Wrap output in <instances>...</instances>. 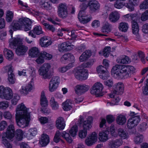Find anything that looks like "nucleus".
<instances>
[{"label": "nucleus", "mask_w": 148, "mask_h": 148, "mask_svg": "<svg viewBox=\"0 0 148 148\" xmlns=\"http://www.w3.org/2000/svg\"><path fill=\"white\" fill-rule=\"evenodd\" d=\"M30 113L25 105L21 103L16 109V120L18 125L23 128L28 126L30 120Z\"/></svg>", "instance_id": "obj_1"}, {"label": "nucleus", "mask_w": 148, "mask_h": 148, "mask_svg": "<svg viewBox=\"0 0 148 148\" xmlns=\"http://www.w3.org/2000/svg\"><path fill=\"white\" fill-rule=\"evenodd\" d=\"M32 22L30 19L27 18H20L18 21H13L10 25V27L14 31L20 29L22 27L24 28L25 31L30 30L28 32V35L33 38H35L37 35V25H35L32 30Z\"/></svg>", "instance_id": "obj_2"}, {"label": "nucleus", "mask_w": 148, "mask_h": 148, "mask_svg": "<svg viewBox=\"0 0 148 148\" xmlns=\"http://www.w3.org/2000/svg\"><path fill=\"white\" fill-rule=\"evenodd\" d=\"M135 69L130 65H116L113 67L112 72L119 78L125 79L131 76L135 72Z\"/></svg>", "instance_id": "obj_3"}, {"label": "nucleus", "mask_w": 148, "mask_h": 148, "mask_svg": "<svg viewBox=\"0 0 148 148\" xmlns=\"http://www.w3.org/2000/svg\"><path fill=\"white\" fill-rule=\"evenodd\" d=\"M14 127L13 125H10L8 127L7 131L3 135L2 143L6 148H12V145L6 139L10 140L15 136Z\"/></svg>", "instance_id": "obj_4"}, {"label": "nucleus", "mask_w": 148, "mask_h": 148, "mask_svg": "<svg viewBox=\"0 0 148 148\" xmlns=\"http://www.w3.org/2000/svg\"><path fill=\"white\" fill-rule=\"evenodd\" d=\"M103 86L100 82L96 83L90 89V93L94 95L96 97L103 96L104 92L103 91Z\"/></svg>", "instance_id": "obj_5"}, {"label": "nucleus", "mask_w": 148, "mask_h": 148, "mask_svg": "<svg viewBox=\"0 0 148 148\" xmlns=\"http://www.w3.org/2000/svg\"><path fill=\"white\" fill-rule=\"evenodd\" d=\"M13 97L12 90L9 87L5 88L3 86H0V97L9 100Z\"/></svg>", "instance_id": "obj_6"}, {"label": "nucleus", "mask_w": 148, "mask_h": 148, "mask_svg": "<svg viewBox=\"0 0 148 148\" xmlns=\"http://www.w3.org/2000/svg\"><path fill=\"white\" fill-rule=\"evenodd\" d=\"M61 137H64L69 143H71L72 141V140L69 133L64 131L61 134L59 131H57L53 138L54 142L56 143H58L59 141L61 140L62 142H63V141L61 139Z\"/></svg>", "instance_id": "obj_7"}, {"label": "nucleus", "mask_w": 148, "mask_h": 148, "mask_svg": "<svg viewBox=\"0 0 148 148\" xmlns=\"http://www.w3.org/2000/svg\"><path fill=\"white\" fill-rule=\"evenodd\" d=\"M75 78L79 80H85L88 77V71L84 68L78 69L75 73Z\"/></svg>", "instance_id": "obj_8"}, {"label": "nucleus", "mask_w": 148, "mask_h": 148, "mask_svg": "<svg viewBox=\"0 0 148 148\" xmlns=\"http://www.w3.org/2000/svg\"><path fill=\"white\" fill-rule=\"evenodd\" d=\"M60 81L59 78L58 76H56L52 77L49 84V89L50 91L53 92L57 88Z\"/></svg>", "instance_id": "obj_9"}, {"label": "nucleus", "mask_w": 148, "mask_h": 148, "mask_svg": "<svg viewBox=\"0 0 148 148\" xmlns=\"http://www.w3.org/2000/svg\"><path fill=\"white\" fill-rule=\"evenodd\" d=\"M58 14L59 17L62 18H66L68 13L66 6L63 3H60L58 7Z\"/></svg>", "instance_id": "obj_10"}, {"label": "nucleus", "mask_w": 148, "mask_h": 148, "mask_svg": "<svg viewBox=\"0 0 148 148\" xmlns=\"http://www.w3.org/2000/svg\"><path fill=\"white\" fill-rule=\"evenodd\" d=\"M140 116H136L132 117L128 120L127 126L129 129H132L136 126L140 121Z\"/></svg>", "instance_id": "obj_11"}, {"label": "nucleus", "mask_w": 148, "mask_h": 148, "mask_svg": "<svg viewBox=\"0 0 148 148\" xmlns=\"http://www.w3.org/2000/svg\"><path fill=\"white\" fill-rule=\"evenodd\" d=\"M92 118L91 116L88 117L86 120L84 121L82 117H80L79 119V123L80 124L83 123L82 126L84 129L87 130L90 129L92 127Z\"/></svg>", "instance_id": "obj_12"}, {"label": "nucleus", "mask_w": 148, "mask_h": 148, "mask_svg": "<svg viewBox=\"0 0 148 148\" xmlns=\"http://www.w3.org/2000/svg\"><path fill=\"white\" fill-rule=\"evenodd\" d=\"M87 5L89 9L92 12H95L99 9L100 4L96 0H89Z\"/></svg>", "instance_id": "obj_13"}, {"label": "nucleus", "mask_w": 148, "mask_h": 148, "mask_svg": "<svg viewBox=\"0 0 148 148\" xmlns=\"http://www.w3.org/2000/svg\"><path fill=\"white\" fill-rule=\"evenodd\" d=\"M97 138V134L95 132H93L86 139L85 143L87 146H91L95 143Z\"/></svg>", "instance_id": "obj_14"}, {"label": "nucleus", "mask_w": 148, "mask_h": 148, "mask_svg": "<svg viewBox=\"0 0 148 148\" xmlns=\"http://www.w3.org/2000/svg\"><path fill=\"white\" fill-rule=\"evenodd\" d=\"M34 83L31 80L25 86H22L20 90V93L23 95H26L34 88Z\"/></svg>", "instance_id": "obj_15"}, {"label": "nucleus", "mask_w": 148, "mask_h": 148, "mask_svg": "<svg viewBox=\"0 0 148 148\" xmlns=\"http://www.w3.org/2000/svg\"><path fill=\"white\" fill-rule=\"evenodd\" d=\"M88 86L85 84L77 85L75 87V91L76 94L81 95L87 91L89 89Z\"/></svg>", "instance_id": "obj_16"}, {"label": "nucleus", "mask_w": 148, "mask_h": 148, "mask_svg": "<svg viewBox=\"0 0 148 148\" xmlns=\"http://www.w3.org/2000/svg\"><path fill=\"white\" fill-rule=\"evenodd\" d=\"M113 93L121 95L124 92V85L123 83L119 82L115 85L113 88Z\"/></svg>", "instance_id": "obj_17"}, {"label": "nucleus", "mask_w": 148, "mask_h": 148, "mask_svg": "<svg viewBox=\"0 0 148 148\" xmlns=\"http://www.w3.org/2000/svg\"><path fill=\"white\" fill-rule=\"evenodd\" d=\"M74 46L69 42H66L62 43L58 45L59 51H68L72 49Z\"/></svg>", "instance_id": "obj_18"}, {"label": "nucleus", "mask_w": 148, "mask_h": 148, "mask_svg": "<svg viewBox=\"0 0 148 148\" xmlns=\"http://www.w3.org/2000/svg\"><path fill=\"white\" fill-rule=\"evenodd\" d=\"M86 16L85 11H80L78 15L79 21L83 24L87 23L89 22L92 18L91 16L87 17Z\"/></svg>", "instance_id": "obj_19"}, {"label": "nucleus", "mask_w": 148, "mask_h": 148, "mask_svg": "<svg viewBox=\"0 0 148 148\" xmlns=\"http://www.w3.org/2000/svg\"><path fill=\"white\" fill-rule=\"evenodd\" d=\"M52 42L50 39L48 38L46 36L41 37L39 40V44L41 47L46 48L50 45Z\"/></svg>", "instance_id": "obj_20"}, {"label": "nucleus", "mask_w": 148, "mask_h": 148, "mask_svg": "<svg viewBox=\"0 0 148 148\" xmlns=\"http://www.w3.org/2000/svg\"><path fill=\"white\" fill-rule=\"evenodd\" d=\"M50 142L49 138L48 135L43 133L41 135V138L39 140V144L41 147H45Z\"/></svg>", "instance_id": "obj_21"}, {"label": "nucleus", "mask_w": 148, "mask_h": 148, "mask_svg": "<svg viewBox=\"0 0 148 148\" xmlns=\"http://www.w3.org/2000/svg\"><path fill=\"white\" fill-rule=\"evenodd\" d=\"M15 49L16 53L17 55L19 56L24 55L27 50L28 47L21 44Z\"/></svg>", "instance_id": "obj_22"}, {"label": "nucleus", "mask_w": 148, "mask_h": 148, "mask_svg": "<svg viewBox=\"0 0 148 148\" xmlns=\"http://www.w3.org/2000/svg\"><path fill=\"white\" fill-rule=\"evenodd\" d=\"M51 68V66L49 64L45 63L38 70L39 75L43 76L47 72H48Z\"/></svg>", "instance_id": "obj_23"}, {"label": "nucleus", "mask_w": 148, "mask_h": 148, "mask_svg": "<svg viewBox=\"0 0 148 148\" xmlns=\"http://www.w3.org/2000/svg\"><path fill=\"white\" fill-rule=\"evenodd\" d=\"M120 18L119 14L117 11L111 12L109 15L108 18L110 21L112 23H115Z\"/></svg>", "instance_id": "obj_24"}, {"label": "nucleus", "mask_w": 148, "mask_h": 148, "mask_svg": "<svg viewBox=\"0 0 148 148\" xmlns=\"http://www.w3.org/2000/svg\"><path fill=\"white\" fill-rule=\"evenodd\" d=\"M122 144V141L121 139H117L110 141L109 143V147L110 148H116Z\"/></svg>", "instance_id": "obj_25"}, {"label": "nucleus", "mask_w": 148, "mask_h": 148, "mask_svg": "<svg viewBox=\"0 0 148 148\" xmlns=\"http://www.w3.org/2000/svg\"><path fill=\"white\" fill-rule=\"evenodd\" d=\"M65 123L63 118L60 117L58 118L56 121V126L59 130H63L65 127Z\"/></svg>", "instance_id": "obj_26"}, {"label": "nucleus", "mask_w": 148, "mask_h": 148, "mask_svg": "<svg viewBox=\"0 0 148 148\" xmlns=\"http://www.w3.org/2000/svg\"><path fill=\"white\" fill-rule=\"evenodd\" d=\"M23 44L22 40L21 38L16 37L12 38V40L11 42V47L15 49L18 46Z\"/></svg>", "instance_id": "obj_27"}, {"label": "nucleus", "mask_w": 148, "mask_h": 148, "mask_svg": "<svg viewBox=\"0 0 148 148\" xmlns=\"http://www.w3.org/2000/svg\"><path fill=\"white\" fill-rule=\"evenodd\" d=\"M91 55V53L90 50H86L83 52L79 57V60L83 62L87 60Z\"/></svg>", "instance_id": "obj_28"}, {"label": "nucleus", "mask_w": 148, "mask_h": 148, "mask_svg": "<svg viewBox=\"0 0 148 148\" xmlns=\"http://www.w3.org/2000/svg\"><path fill=\"white\" fill-rule=\"evenodd\" d=\"M112 25L107 22H106L103 25L101 29L102 32L108 33L110 32L112 29Z\"/></svg>", "instance_id": "obj_29"}, {"label": "nucleus", "mask_w": 148, "mask_h": 148, "mask_svg": "<svg viewBox=\"0 0 148 148\" xmlns=\"http://www.w3.org/2000/svg\"><path fill=\"white\" fill-rule=\"evenodd\" d=\"M40 104L42 107H47L48 105V101L45 96L44 91H42L41 93Z\"/></svg>", "instance_id": "obj_30"}, {"label": "nucleus", "mask_w": 148, "mask_h": 148, "mask_svg": "<svg viewBox=\"0 0 148 148\" xmlns=\"http://www.w3.org/2000/svg\"><path fill=\"white\" fill-rule=\"evenodd\" d=\"M72 100L70 99L66 100L62 103L63 108L64 110L67 111L71 110L72 108Z\"/></svg>", "instance_id": "obj_31"}, {"label": "nucleus", "mask_w": 148, "mask_h": 148, "mask_svg": "<svg viewBox=\"0 0 148 148\" xmlns=\"http://www.w3.org/2000/svg\"><path fill=\"white\" fill-rule=\"evenodd\" d=\"M13 72L12 67H10L8 69V71L9 75L8 80L9 82L11 84H14L15 83V75Z\"/></svg>", "instance_id": "obj_32"}, {"label": "nucleus", "mask_w": 148, "mask_h": 148, "mask_svg": "<svg viewBox=\"0 0 148 148\" xmlns=\"http://www.w3.org/2000/svg\"><path fill=\"white\" fill-rule=\"evenodd\" d=\"M108 132H100L98 136V138L99 140L101 142H105L108 139V136L107 133Z\"/></svg>", "instance_id": "obj_33"}, {"label": "nucleus", "mask_w": 148, "mask_h": 148, "mask_svg": "<svg viewBox=\"0 0 148 148\" xmlns=\"http://www.w3.org/2000/svg\"><path fill=\"white\" fill-rule=\"evenodd\" d=\"M3 53L5 58L7 59L10 60L13 58L14 54L11 50L5 48L4 49Z\"/></svg>", "instance_id": "obj_34"}, {"label": "nucleus", "mask_w": 148, "mask_h": 148, "mask_svg": "<svg viewBox=\"0 0 148 148\" xmlns=\"http://www.w3.org/2000/svg\"><path fill=\"white\" fill-rule=\"evenodd\" d=\"M126 119L125 116L120 114L117 116L116 121L118 124L122 125L126 123Z\"/></svg>", "instance_id": "obj_35"}, {"label": "nucleus", "mask_w": 148, "mask_h": 148, "mask_svg": "<svg viewBox=\"0 0 148 148\" xmlns=\"http://www.w3.org/2000/svg\"><path fill=\"white\" fill-rule=\"evenodd\" d=\"M24 132L21 130L17 129L15 131V137L18 141H21L23 138Z\"/></svg>", "instance_id": "obj_36"}, {"label": "nucleus", "mask_w": 148, "mask_h": 148, "mask_svg": "<svg viewBox=\"0 0 148 148\" xmlns=\"http://www.w3.org/2000/svg\"><path fill=\"white\" fill-rule=\"evenodd\" d=\"M28 54L30 58L37 57V47H33L30 49L28 52Z\"/></svg>", "instance_id": "obj_37"}, {"label": "nucleus", "mask_w": 148, "mask_h": 148, "mask_svg": "<svg viewBox=\"0 0 148 148\" xmlns=\"http://www.w3.org/2000/svg\"><path fill=\"white\" fill-rule=\"evenodd\" d=\"M129 28L128 24L125 22H122L120 23L119 28L122 32H126Z\"/></svg>", "instance_id": "obj_38"}, {"label": "nucleus", "mask_w": 148, "mask_h": 148, "mask_svg": "<svg viewBox=\"0 0 148 148\" xmlns=\"http://www.w3.org/2000/svg\"><path fill=\"white\" fill-rule=\"evenodd\" d=\"M38 54L42 56V57L47 60H50L52 58V55L49 54L45 51H42L40 52L39 50L38 49Z\"/></svg>", "instance_id": "obj_39"}, {"label": "nucleus", "mask_w": 148, "mask_h": 148, "mask_svg": "<svg viewBox=\"0 0 148 148\" xmlns=\"http://www.w3.org/2000/svg\"><path fill=\"white\" fill-rule=\"evenodd\" d=\"M95 62V60L94 59H90L88 61L82 63L79 66V67H82L83 68H90L93 64Z\"/></svg>", "instance_id": "obj_40"}, {"label": "nucleus", "mask_w": 148, "mask_h": 148, "mask_svg": "<svg viewBox=\"0 0 148 148\" xmlns=\"http://www.w3.org/2000/svg\"><path fill=\"white\" fill-rule=\"evenodd\" d=\"M118 135L122 139H125L127 138L128 134L122 128L118 130Z\"/></svg>", "instance_id": "obj_41"}, {"label": "nucleus", "mask_w": 148, "mask_h": 148, "mask_svg": "<svg viewBox=\"0 0 148 148\" xmlns=\"http://www.w3.org/2000/svg\"><path fill=\"white\" fill-rule=\"evenodd\" d=\"M132 32L134 33H138L139 30V27L136 21H132Z\"/></svg>", "instance_id": "obj_42"}, {"label": "nucleus", "mask_w": 148, "mask_h": 148, "mask_svg": "<svg viewBox=\"0 0 148 148\" xmlns=\"http://www.w3.org/2000/svg\"><path fill=\"white\" fill-rule=\"evenodd\" d=\"M74 59L73 56L71 53H68L64 54L61 57V61L67 60H68L69 61H73Z\"/></svg>", "instance_id": "obj_43"}, {"label": "nucleus", "mask_w": 148, "mask_h": 148, "mask_svg": "<svg viewBox=\"0 0 148 148\" xmlns=\"http://www.w3.org/2000/svg\"><path fill=\"white\" fill-rule=\"evenodd\" d=\"M116 61L119 63L123 64H127L131 62L129 58L126 56L124 58H121L117 59Z\"/></svg>", "instance_id": "obj_44"}, {"label": "nucleus", "mask_w": 148, "mask_h": 148, "mask_svg": "<svg viewBox=\"0 0 148 148\" xmlns=\"http://www.w3.org/2000/svg\"><path fill=\"white\" fill-rule=\"evenodd\" d=\"M50 102L51 106L53 109L56 110L58 109V104L55 101L54 97H52L51 98Z\"/></svg>", "instance_id": "obj_45"}, {"label": "nucleus", "mask_w": 148, "mask_h": 148, "mask_svg": "<svg viewBox=\"0 0 148 148\" xmlns=\"http://www.w3.org/2000/svg\"><path fill=\"white\" fill-rule=\"evenodd\" d=\"M78 130V127L77 125H75L71 128L69 132L71 136L74 137L76 135Z\"/></svg>", "instance_id": "obj_46"}, {"label": "nucleus", "mask_w": 148, "mask_h": 148, "mask_svg": "<svg viewBox=\"0 0 148 148\" xmlns=\"http://www.w3.org/2000/svg\"><path fill=\"white\" fill-rule=\"evenodd\" d=\"M13 16V13L10 11H8L6 14L5 18L6 21L8 23L12 22Z\"/></svg>", "instance_id": "obj_47"}, {"label": "nucleus", "mask_w": 148, "mask_h": 148, "mask_svg": "<svg viewBox=\"0 0 148 148\" xmlns=\"http://www.w3.org/2000/svg\"><path fill=\"white\" fill-rule=\"evenodd\" d=\"M140 9H148V0H144L140 4Z\"/></svg>", "instance_id": "obj_48"}, {"label": "nucleus", "mask_w": 148, "mask_h": 148, "mask_svg": "<svg viewBox=\"0 0 148 148\" xmlns=\"http://www.w3.org/2000/svg\"><path fill=\"white\" fill-rule=\"evenodd\" d=\"M9 105V102L8 101H0V109H5Z\"/></svg>", "instance_id": "obj_49"}, {"label": "nucleus", "mask_w": 148, "mask_h": 148, "mask_svg": "<svg viewBox=\"0 0 148 148\" xmlns=\"http://www.w3.org/2000/svg\"><path fill=\"white\" fill-rule=\"evenodd\" d=\"M20 98V97L18 95H14L13 99L11 100L12 104L13 105H16Z\"/></svg>", "instance_id": "obj_50"}, {"label": "nucleus", "mask_w": 148, "mask_h": 148, "mask_svg": "<svg viewBox=\"0 0 148 148\" xmlns=\"http://www.w3.org/2000/svg\"><path fill=\"white\" fill-rule=\"evenodd\" d=\"M73 67V64L72 63H70L64 67H62L59 69V71L63 73L66 72L67 70L71 69Z\"/></svg>", "instance_id": "obj_51"}, {"label": "nucleus", "mask_w": 148, "mask_h": 148, "mask_svg": "<svg viewBox=\"0 0 148 148\" xmlns=\"http://www.w3.org/2000/svg\"><path fill=\"white\" fill-rule=\"evenodd\" d=\"M140 18L142 21H145L148 20V9L142 14Z\"/></svg>", "instance_id": "obj_52"}, {"label": "nucleus", "mask_w": 148, "mask_h": 148, "mask_svg": "<svg viewBox=\"0 0 148 148\" xmlns=\"http://www.w3.org/2000/svg\"><path fill=\"white\" fill-rule=\"evenodd\" d=\"M114 5V7L118 9L121 8L124 5V4L119 0H117L115 2Z\"/></svg>", "instance_id": "obj_53"}, {"label": "nucleus", "mask_w": 148, "mask_h": 148, "mask_svg": "<svg viewBox=\"0 0 148 148\" xmlns=\"http://www.w3.org/2000/svg\"><path fill=\"white\" fill-rule=\"evenodd\" d=\"M110 73L107 71H106L103 73L100 74L99 76L100 78L103 79H108L109 77Z\"/></svg>", "instance_id": "obj_54"}, {"label": "nucleus", "mask_w": 148, "mask_h": 148, "mask_svg": "<svg viewBox=\"0 0 148 148\" xmlns=\"http://www.w3.org/2000/svg\"><path fill=\"white\" fill-rule=\"evenodd\" d=\"M110 48V47H106L103 51V55L105 57H107L109 55Z\"/></svg>", "instance_id": "obj_55"}, {"label": "nucleus", "mask_w": 148, "mask_h": 148, "mask_svg": "<svg viewBox=\"0 0 148 148\" xmlns=\"http://www.w3.org/2000/svg\"><path fill=\"white\" fill-rule=\"evenodd\" d=\"M97 71L98 73L101 74L107 70L104 66L100 65L97 68Z\"/></svg>", "instance_id": "obj_56"}, {"label": "nucleus", "mask_w": 148, "mask_h": 148, "mask_svg": "<svg viewBox=\"0 0 148 148\" xmlns=\"http://www.w3.org/2000/svg\"><path fill=\"white\" fill-rule=\"evenodd\" d=\"M53 73L54 72L53 71H49L43 76V77L45 79H50L53 75Z\"/></svg>", "instance_id": "obj_57"}, {"label": "nucleus", "mask_w": 148, "mask_h": 148, "mask_svg": "<svg viewBox=\"0 0 148 148\" xmlns=\"http://www.w3.org/2000/svg\"><path fill=\"white\" fill-rule=\"evenodd\" d=\"M27 134H29L30 137L31 139L32 138V137L35 136L37 134V130H35L34 129H30L29 130Z\"/></svg>", "instance_id": "obj_58"}, {"label": "nucleus", "mask_w": 148, "mask_h": 148, "mask_svg": "<svg viewBox=\"0 0 148 148\" xmlns=\"http://www.w3.org/2000/svg\"><path fill=\"white\" fill-rule=\"evenodd\" d=\"M143 140V137L142 136H136L135 137L134 141L136 144H140L141 143Z\"/></svg>", "instance_id": "obj_59"}, {"label": "nucleus", "mask_w": 148, "mask_h": 148, "mask_svg": "<svg viewBox=\"0 0 148 148\" xmlns=\"http://www.w3.org/2000/svg\"><path fill=\"white\" fill-rule=\"evenodd\" d=\"M147 79L146 80L147 83L146 85L144 86V88L143 89V94L145 95H148V74L147 76Z\"/></svg>", "instance_id": "obj_60"}, {"label": "nucleus", "mask_w": 148, "mask_h": 148, "mask_svg": "<svg viewBox=\"0 0 148 148\" xmlns=\"http://www.w3.org/2000/svg\"><path fill=\"white\" fill-rule=\"evenodd\" d=\"M87 134V130L83 129V130H81L79 131V137L82 138H85Z\"/></svg>", "instance_id": "obj_61"}, {"label": "nucleus", "mask_w": 148, "mask_h": 148, "mask_svg": "<svg viewBox=\"0 0 148 148\" xmlns=\"http://www.w3.org/2000/svg\"><path fill=\"white\" fill-rule=\"evenodd\" d=\"M43 25L45 26L48 29L52 32H54L56 30L55 28L52 25H50L47 23H44L43 24Z\"/></svg>", "instance_id": "obj_62"}, {"label": "nucleus", "mask_w": 148, "mask_h": 148, "mask_svg": "<svg viewBox=\"0 0 148 148\" xmlns=\"http://www.w3.org/2000/svg\"><path fill=\"white\" fill-rule=\"evenodd\" d=\"M39 121L41 124L44 125L48 122V119L46 117L42 116L39 119Z\"/></svg>", "instance_id": "obj_63"}, {"label": "nucleus", "mask_w": 148, "mask_h": 148, "mask_svg": "<svg viewBox=\"0 0 148 148\" xmlns=\"http://www.w3.org/2000/svg\"><path fill=\"white\" fill-rule=\"evenodd\" d=\"M40 111L42 113L45 114H49L51 112V110L47 107H42L41 108Z\"/></svg>", "instance_id": "obj_64"}]
</instances>
